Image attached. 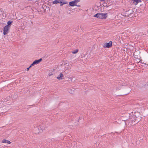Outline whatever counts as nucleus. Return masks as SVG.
I'll list each match as a JSON object with an SVG mask.
<instances>
[{"label": "nucleus", "mask_w": 148, "mask_h": 148, "mask_svg": "<svg viewBox=\"0 0 148 148\" xmlns=\"http://www.w3.org/2000/svg\"><path fill=\"white\" fill-rule=\"evenodd\" d=\"M107 16V13H98L94 16V17H97L100 19H105Z\"/></svg>", "instance_id": "nucleus-1"}, {"label": "nucleus", "mask_w": 148, "mask_h": 148, "mask_svg": "<svg viewBox=\"0 0 148 148\" xmlns=\"http://www.w3.org/2000/svg\"><path fill=\"white\" fill-rule=\"evenodd\" d=\"M10 27V26L8 25L5 26L4 27L3 34L4 35H5L9 33Z\"/></svg>", "instance_id": "nucleus-2"}, {"label": "nucleus", "mask_w": 148, "mask_h": 148, "mask_svg": "<svg viewBox=\"0 0 148 148\" xmlns=\"http://www.w3.org/2000/svg\"><path fill=\"white\" fill-rule=\"evenodd\" d=\"M80 0H75L69 3V5L71 6H77V3L79 2Z\"/></svg>", "instance_id": "nucleus-3"}, {"label": "nucleus", "mask_w": 148, "mask_h": 148, "mask_svg": "<svg viewBox=\"0 0 148 148\" xmlns=\"http://www.w3.org/2000/svg\"><path fill=\"white\" fill-rule=\"evenodd\" d=\"M112 43L111 41H110L109 42H106L104 44L103 47L104 48H110L112 46Z\"/></svg>", "instance_id": "nucleus-4"}, {"label": "nucleus", "mask_w": 148, "mask_h": 148, "mask_svg": "<svg viewBox=\"0 0 148 148\" xmlns=\"http://www.w3.org/2000/svg\"><path fill=\"white\" fill-rule=\"evenodd\" d=\"M42 60L41 58L39 60H36L34 61L33 63L31 64V66H33L35 64H37L39 63Z\"/></svg>", "instance_id": "nucleus-5"}, {"label": "nucleus", "mask_w": 148, "mask_h": 148, "mask_svg": "<svg viewBox=\"0 0 148 148\" xmlns=\"http://www.w3.org/2000/svg\"><path fill=\"white\" fill-rule=\"evenodd\" d=\"M64 76L62 73H60L58 76L57 78L58 80H62L64 79Z\"/></svg>", "instance_id": "nucleus-6"}, {"label": "nucleus", "mask_w": 148, "mask_h": 148, "mask_svg": "<svg viewBox=\"0 0 148 148\" xmlns=\"http://www.w3.org/2000/svg\"><path fill=\"white\" fill-rule=\"evenodd\" d=\"M65 70H69L71 69V65L69 64H66L65 65Z\"/></svg>", "instance_id": "nucleus-7"}, {"label": "nucleus", "mask_w": 148, "mask_h": 148, "mask_svg": "<svg viewBox=\"0 0 148 148\" xmlns=\"http://www.w3.org/2000/svg\"><path fill=\"white\" fill-rule=\"evenodd\" d=\"M58 3H62V0H55L53 2V4H56Z\"/></svg>", "instance_id": "nucleus-8"}, {"label": "nucleus", "mask_w": 148, "mask_h": 148, "mask_svg": "<svg viewBox=\"0 0 148 148\" xmlns=\"http://www.w3.org/2000/svg\"><path fill=\"white\" fill-rule=\"evenodd\" d=\"M2 143H6L8 144H10L11 143V142L9 140H6L5 139H4L2 141Z\"/></svg>", "instance_id": "nucleus-9"}, {"label": "nucleus", "mask_w": 148, "mask_h": 148, "mask_svg": "<svg viewBox=\"0 0 148 148\" xmlns=\"http://www.w3.org/2000/svg\"><path fill=\"white\" fill-rule=\"evenodd\" d=\"M79 51V50L78 49H76L74 50L72 52V53L73 54H76L78 53Z\"/></svg>", "instance_id": "nucleus-10"}, {"label": "nucleus", "mask_w": 148, "mask_h": 148, "mask_svg": "<svg viewBox=\"0 0 148 148\" xmlns=\"http://www.w3.org/2000/svg\"><path fill=\"white\" fill-rule=\"evenodd\" d=\"M107 3L108 5H110L112 3V1L111 0H107Z\"/></svg>", "instance_id": "nucleus-11"}, {"label": "nucleus", "mask_w": 148, "mask_h": 148, "mask_svg": "<svg viewBox=\"0 0 148 148\" xmlns=\"http://www.w3.org/2000/svg\"><path fill=\"white\" fill-rule=\"evenodd\" d=\"M12 23V21H9L7 23L8 25H8V26H10V25H11V24Z\"/></svg>", "instance_id": "nucleus-12"}, {"label": "nucleus", "mask_w": 148, "mask_h": 148, "mask_svg": "<svg viewBox=\"0 0 148 148\" xmlns=\"http://www.w3.org/2000/svg\"><path fill=\"white\" fill-rule=\"evenodd\" d=\"M67 2H66V1L65 2V1L63 2L62 1V3H61L60 5L62 6L63 4H67Z\"/></svg>", "instance_id": "nucleus-13"}, {"label": "nucleus", "mask_w": 148, "mask_h": 148, "mask_svg": "<svg viewBox=\"0 0 148 148\" xmlns=\"http://www.w3.org/2000/svg\"><path fill=\"white\" fill-rule=\"evenodd\" d=\"M32 66H31V65H30V66H29V67L27 68V71H29V69L30 67H31Z\"/></svg>", "instance_id": "nucleus-14"}, {"label": "nucleus", "mask_w": 148, "mask_h": 148, "mask_svg": "<svg viewBox=\"0 0 148 148\" xmlns=\"http://www.w3.org/2000/svg\"><path fill=\"white\" fill-rule=\"evenodd\" d=\"M53 75V73H49V74L48 75L49 77H50V76H51L52 75Z\"/></svg>", "instance_id": "nucleus-15"}, {"label": "nucleus", "mask_w": 148, "mask_h": 148, "mask_svg": "<svg viewBox=\"0 0 148 148\" xmlns=\"http://www.w3.org/2000/svg\"><path fill=\"white\" fill-rule=\"evenodd\" d=\"M107 4H105L103 5L105 6H108L107 5Z\"/></svg>", "instance_id": "nucleus-16"}, {"label": "nucleus", "mask_w": 148, "mask_h": 148, "mask_svg": "<svg viewBox=\"0 0 148 148\" xmlns=\"http://www.w3.org/2000/svg\"><path fill=\"white\" fill-rule=\"evenodd\" d=\"M77 6L78 7H80V5H77Z\"/></svg>", "instance_id": "nucleus-17"}, {"label": "nucleus", "mask_w": 148, "mask_h": 148, "mask_svg": "<svg viewBox=\"0 0 148 148\" xmlns=\"http://www.w3.org/2000/svg\"><path fill=\"white\" fill-rule=\"evenodd\" d=\"M105 0H101V1H104Z\"/></svg>", "instance_id": "nucleus-18"}]
</instances>
